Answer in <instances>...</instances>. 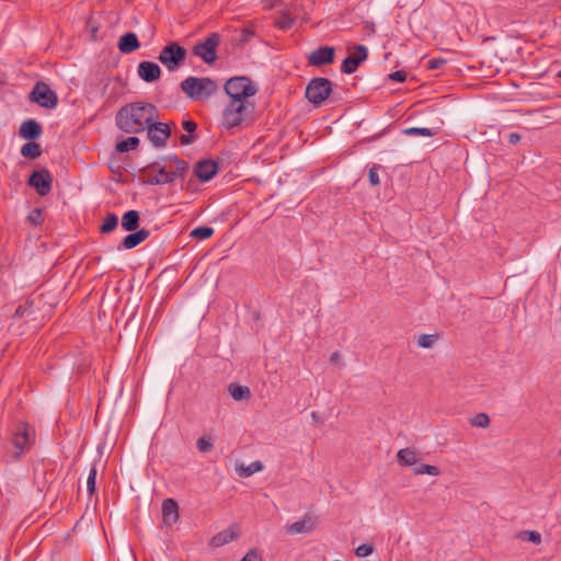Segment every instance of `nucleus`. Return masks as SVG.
I'll use <instances>...</instances> for the list:
<instances>
[{
    "mask_svg": "<svg viewBox=\"0 0 561 561\" xmlns=\"http://www.w3.org/2000/svg\"><path fill=\"white\" fill-rule=\"evenodd\" d=\"M158 110L151 103L135 102L126 104L116 114V126L127 134L146 130L148 124L157 121Z\"/></svg>",
    "mask_w": 561,
    "mask_h": 561,
    "instance_id": "1",
    "label": "nucleus"
},
{
    "mask_svg": "<svg viewBox=\"0 0 561 561\" xmlns=\"http://www.w3.org/2000/svg\"><path fill=\"white\" fill-rule=\"evenodd\" d=\"M216 80L208 77H187L181 82L182 92L192 101L206 102L218 92Z\"/></svg>",
    "mask_w": 561,
    "mask_h": 561,
    "instance_id": "2",
    "label": "nucleus"
},
{
    "mask_svg": "<svg viewBox=\"0 0 561 561\" xmlns=\"http://www.w3.org/2000/svg\"><path fill=\"white\" fill-rule=\"evenodd\" d=\"M254 111V104L227 103L221 113V126L226 129L241 127L249 122Z\"/></svg>",
    "mask_w": 561,
    "mask_h": 561,
    "instance_id": "3",
    "label": "nucleus"
},
{
    "mask_svg": "<svg viewBox=\"0 0 561 561\" xmlns=\"http://www.w3.org/2000/svg\"><path fill=\"white\" fill-rule=\"evenodd\" d=\"M35 433L26 423L19 424L12 434L10 450L14 459L20 458L34 444Z\"/></svg>",
    "mask_w": 561,
    "mask_h": 561,
    "instance_id": "4",
    "label": "nucleus"
},
{
    "mask_svg": "<svg viewBox=\"0 0 561 561\" xmlns=\"http://www.w3.org/2000/svg\"><path fill=\"white\" fill-rule=\"evenodd\" d=\"M186 50L178 43L173 42L162 48L158 60L170 71L176 70L184 61Z\"/></svg>",
    "mask_w": 561,
    "mask_h": 561,
    "instance_id": "5",
    "label": "nucleus"
},
{
    "mask_svg": "<svg viewBox=\"0 0 561 561\" xmlns=\"http://www.w3.org/2000/svg\"><path fill=\"white\" fill-rule=\"evenodd\" d=\"M332 91L331 82L325 78L312 79L306 89V98L316 106L321 105Z\"/></svg>",
    "mask_w": 561,
    "mask_h": 561,
    "instance_id": "6",
    "label": "nucleus"
},
{
    "mask_svg": "<svg viewBox=\"0 0 561 561\" xmlns=\"http://www.w3.org/2000/svg\"><path fill=\"white\" fill-rule=\"evenodd\" d=\"M226 94L239 93L243 96H254L257 92L256 84L248 77H232L225 82Z\"/></svg>",
    "mask_w": 561,
    "mask_h": 561,
    "instance_id": "7",
    "label": "nucleus"
},
{
    "mask_svg": "<svg viewBox=\"0 0 561 561\" xmlns=\"http://www.w3.org/2000/svg\"><path fill=\"white\" fill-rule=\"evenodd\" d=\"M219 43L220 36L217 33H211L204 42L197 43L193 51L206 64H213L217 58L216 49Z\"/></svg>",
    "mask_w": 561,
    "mask_h": 561,
    "instance_id": "8",
    "label": "nucleus"
},
{
    "mask_svg": "<svg viewBox=\"0 0 561 561\" xmlns=\"http://www.w3.org/2000/svg\"><path fill=\"white\" fill-rule=\"evenodd\" d=\"M30 98L33 102L46 108H54L57 105L56 93L44 82L35 84Z\"/></svg>",
    "mask_w": 561,
    "mask_h": 561,
    "instance_id": "9",
    "label": "nucleus"
},
{
    "mask_svg": "<svg viewBox=\"0 0 561 561\" xmlns=\"http://www.w3.org/2000/svg\"><path fill=\"white\" fill-rule=\"evenodd\" d=\"M148 131V138L154 147H164L168 138L171 135L170 127L168 124L159 123L157 121L148 124L146 128Z\"/></svg>",
    "mask_w": 561,
    "mask_h": 561,
    "instance_id": "10",
    "label": "nucleus"
},
{
    "mask_svg": "<svg viewBox=\"0 0 561 561\" xmlns=\"http://www.w3.org/2000/svg\"><path fill=\"white\" fill-rule=\"evenodd\" d=\"M367 57L368 50L364 45L355 46L354 51L343 60L341 67L342 72L347 75L355 72L358 66L365 61Z\"/></svg>",
    "mask_w": 561,
    "mask_h": 561,
    "instance_id": "11",
    "label": "nucleus"
},
{
    "mask_svg": "<svg viewBox=\"0 0 561 561\" xmlns=\"http://www.w3.org/2000/svg\"><path fill=\"white\" fill-rule=\"evenodd\" d=\"M51 182L53 179L47 170L34 171L28 180V184L33 186L41 196H45L50 192Z\"/></svg>",
    "mask_w": 561,
    "mask_h": 561,
    "instance_id": "12",
    "label": "nucleus"
},
{
    "mask_svg": "<svg viewBox=\"0 0 561 561\" xmlns=\"http://www.w3.org/2000/svg\"><path fill=\"white\" fill-rule=\"evenodd\" d=\"M334 51L333 47H319L310 53L308 56V62L314 67L332 64L334 60Z\"/></svg>",
    "mask_w": 561,
    "mask_h": 561,
    "instance_id": "13",
    "label": "nucleus"
},
{
    "mask_svg": "<svg viewBox=\"0 0 561 561\" xmlns=\"http://www.w3.org/2000/svg\"><path fill=\"white\" fill-rule=\"evenodd\" d=\"M318 525L316 515H306L302 519L297 520L288 526L287 531L291 535L311 534Z\"/></svg>",
    "mask_w": 561,
    "mask_h": 561,
    "instance_id": "14",
    "label": "nucleus"
},
{
    "mask_svg": "<svg viewBox=\"0 0 561 561\" xmlns=\"http://www.w3.org/2000/svg\"><path fill=\"white\" fill-rule=\"evenodd\" d=\"M239 529L236 525L230 526L229 528L219 531L209 541V546L213 548L222 547L239 537Z\"/></svg>",
    "mask_w": 561,
    "mask_h": 561,
    "instance_id": "15",
    "label": "nucleus"
},
{
    "mask_svg": "<svg viewBox=\"0 0 561 561\" xmlns=\"http://www.w3.org/2000/svg\"><path fill=\"white\" fill-rule=\"evenodd\" d=\"M138 76L146 82H153L160 78L161 69L153 61H141L137 69Z\"/></svg>",
    "mask_w": 561,
    "mask_h": 561,
    "instance_id": "16",
    "label": "nucleus"
},
{
    "mask_svg": "<svg viewBox=\"0 0 561 561\" xmlns=\"http://www.w3.org/2000/svg\"><path fill=\"white\" fill-rule=\"evenodd\" d=\"M162 518L163 523L172 526L179 519L178 503L173 499H167L162 503Z\"/></svg>",
    "mask_w": 561,
    "mask_h": 561,
    "instance_id": "17",
    "label": "nucleus"
},
{
    "mask_svg": "<svg viewBox=\"0 0 561 561\" xmlns=\"http://www.w3.org/2000/svg\"><path fill=\"white\" fill-rule=\"evenodd\" d=\"M19 134L25 140H33L41 136L42 127L36 121L27 119L21 124Z\"/></svg>",
    "mask_w": 561,
    "mask_h": 561,
    "instance_id": "18",
    "label": "nucleus"
},
{
    "mask_svg": "<svg viewBox=\"0 0 561 561\" xmlns=\"http://www.w3.org/2000/svg\"><path fill=\"white\" fill-rule=\"evenodd\" d=\"M117 47L121 53L130 54L140 47V43L135 33L128 32L119 37Z\"/></svg>",
    "mask_w": 561,
    "mask_h": 561,
    "instance_id": "19",
    "label": "nucleus"
},
{
    "mask_svg": "<svg viewBox=\"0 0 561 561\" xmlns=\"http://www.w3.org/2000/svg\"><path fill=\"white\" fill-rule=\"evenodd\" d=\"M217 172V163L213 160H204L197 163L195 174L201 181H209Z\"/></svg>",
    "mask_w": 561,
    "mask_h": 561,
    "instance_id": "20",
    "label": "nucleus"
},
{
    "mask_svg": "<svg viewBox=\"0 0 561 561\" xmlns=\"http://www.w3.org/2000/svg\"><path fill=\"white\" fill-rule=\"evenodd\" d=\"M150 236V232L147 230V229H140V230H135V232L126 236L124 239H123V242H122V247L125 248V249H133L135 247H137L138 244H140L141 242H144L145 240H147Z\"/></svg>",
    "mask_w": 561,
    "mask_h": 561,
    "instance_id": "21",
    "label": "nucleus"
},
{
    "mask_svg": "<svg viewBox=\"0 0 561 561\" xmlns=\"http://www.w3.org/2000/svg\"><path fill=\"white\" fill-rule=\"evenodd\" d=\"M264 468L260 460L253 461L250 465L237 463L236 471L240 477L248 478L252 474L262 471Z\"/></svg>",
    "mask_w": 561,
    "mask_h": 561,
    "instance_id": "22",
    "label": "nucleus"
},
{
    "mask_svg": "<svg viewBox=\"0 0 561 561\" xmlns=\"http://www.w3.org/2000/svg\"><path fill=\"white\" fill-rule=\"evenodd\" d=\"M176 179V172L167 171L165 168H159L157 174L152 176L149 184H167L172 183Z\"/></svg>",
    "mask_w": 561,
    "mask_h": 561,
    "instance_id": "23",
    "label": "nucleus"
},
{
    "mask_svg": "<svg viewBox=\"0 0 561 561\" xmlns=\"http://www.w3.org/2000/svg\"><path fill=\"white\" fill-rule=\"evenodd\" d=\"M139 225V214L137 210H128L122 218V228L126 231H135Z\"/></svg>",
    "mask_w": 561,
    "mask_h": 561,
    "instance_id": "24",
    "label": "nucleus"
},
{
    "mask_svg": "<svg viewBox=\"0 0 561 561\" xmlns=\"http://www.w3.org/2000/svg\"><path fill=\"white\" fill-rule=\"evenodd\" d=\"M397 459L402 466H413L417 462L416 450L412 448H402L398 451Z\"/></svg>",
    "mask_w": 561,
    "mask_h": 561,
    "instance_id": "25",
    "label": "nucleus"
},
{
    "mask_svg": "<svg viewBox=\"0 0 561 561\" xmlns=\"http://www.w3.org/2000/svg\"><path fill=\"white\" fill-rule=\"evenodd\" d=\"M230 396L237 400H247L251 397V391L247 386L231 383L228 388Z\"/></svg>",
    "mask_w": 561,
    "mask_h": 561,
    "instance_id": "26",
    "label": "nucleus"
},
{
    "mask_svg": "<svg viewBox=\"0 0 561 561\" xmlns=\"http://www.w3.org/2000/svg\"><path fill=\"white\" fill-rule=\"evenodd\" d=\"M139 142H140V140L138 137H135V136L128 137L127 139H124L122 141L117 142L115 149L117 152H121V153L127 152V151L136 149L138 147Z\"/></svg>",
    "mask_w": 561,
    "mask_h": 561,
    "instance_id": "27",
    "label": "nucleus"
},
{
    "mask_svg": "<svg viewBox=\"0 0 561 561\" xmlns=\"http://www.w3.org/2000/svg\"><path fill=\"white\" fill-rule=\"evenodd\" d=\"M42 153L41 146L36 142H27L21 148V154L25 158L35 159Z\"/></svg>",
    "mask_w": 561,
    "mask_h": 561,
    "instance_id": "28",
    "label": "nucleus"
},
{
    "mask_svg": "<svg viewBox=\"0 0 561 561\" xmlns=\"http://www.w3.org/2000/svg\"><path fill=\"white\" fill-rule=\"evenodd\" d=\"M470 424L473 427L486 428L490 425V417L486 413H478L470 419Z\"/></svg>",
    "mask_w": 561,
    "mask_h": 561,
    "instance_id": "29",
    "label": "nucleus"
},
{
    "mask_svg": "<svg viewBox=\"0 0 561 561\" xmlns=\"http://www.w3.org/2000/svg\"><path fill=\"white\" fill-rule=\"evenodd\" d=\"M405 135L409 136H423V137H432L435 135L431 128L426 127H410L403 130Z\"/></svg>",
    "mask_w": 561,
    "mask_h": 561,
    "instance_id": "30",
    "label": "nucleus"
},
{
    "mask_svg": "<svg viewBox=\"0 0 561 561\" xmlns=\"http://www.w3.org/2000/svg\"><path fill=\"white\" fill-rule=\"evenodd\" d=\"M413 471L416 476L430 474V476L437 477L440 474V471L436 466L425 465V463L421 465L419 467H415Z\"/></svg>",
    "mask_w": 561,
    "mask_h": 561,
    "instance_id": "31",
    "label": "nucleus"
},
{
    "mask_svg": "<svg viewBox=\"0 0 561 561\" xmlns=\"http://www.w3.org/2000/svg\"><path fill=\"white\" fill-rule=\"evenodd\" d=\"M214 234V229L210 227H197L191 231V237L199 240H205Z\"/></svg>",
    "mask_w": 561,
    "mask_h": 561,
    "instance_id": "32",
    "label": "nucleus"
},
{
    "mask_svg": "<svg viewBox=\"0 0 561 561\" xmlns=\"http://www.w3.org/2000/svg\"><path fill=\"white\" fill-rule=\"evenodd\" d=\"M518 538L524 541H530L536 545L541 542V535L535 530H525L518 534Z\"/></svg>",
    "mask_w": 561,
    "mask_h": 561,
    "instance_id": "33",
    "label": "nucleus"
},
{
    "mask_svg": "<svg viewBox=\"0 0 561 561\" xmlns=\"http://www.w3.org/2000/svg\"><path fill=\"white\" fill-rule=\"evenodd\" d=\"M118 219L114 214H110L101 226L103 233H108L117 227Z\"/></svg>",
    "mask_w": 561,
    "mask_h": 561,
    "instance_id": "34",
    "label": "nucleus"
},
{
    "mask_svg": "<svg viewBox=\"0 0 561 561\" xmlns=\"http://www.w3.org/2000/svg\"><path fill=\"white\" fill-rule=\"evenodd\" d=\"M437 341V335L433 334H422L417 339V345L422 348L432 347Z\"/></svg>",
    "mask_w": 561,
    "mask_h": 561,
    "instance_id": "35",
    "label": "nucleus"
},
{
    "mask_svg": "<svg viewBox=\"0 0 561 561\" xmlns=\"http://www.w3.org/2000/svg\"><path fill=\"white\" fill-rule=\"evenodd\" d=\"M196 447L201 453H208L213 449L210 437L202 436L196 442Z\"/></svg>",
    "mask_w": 561,
    "mask_h": 561,
    "instance_id": "36",
    "label": "nucleus"
},
{
    "mask_svg": "<svg viewBox=\"0 0 561 561\" xmlns=\"http://www.w3.org/2000/svg\"><path fill=\"white\" fill-rule=\"evenodd\" d=\"M96 467L92 466L89 471V476L87 479V489L90 494H93L95 491V479H96Z\"/></svg>",
    "mask_w": 561,
    "mask_h": 561,
    "instance_id": "37",
    "label": "nucleus"
},
{
    "mask_svg": "<svg viewBox=\"0 0 561 561\" xmlns=\"http://www.w3.org/2000/svg\"><path fill=\"white\" fill-rule=\"evenodd\" d=\"M229 98V101L227 103H233V104H253V102L250 100L252 96H243L239 93L233 94H227Z\"/></svg>",
    "mask_w": 561,
    "mask_h": 561,
    "instance_id": "38",
    "label": "nucleus"
},
{
    "mask_svg": "<svg viewBox=\"0 0 561 561\" xmlns=\"http://www.w3.org/2000/svg\"><path fill=\"white\" fill-rule=\"evenodd\" d=\"M373 551H374V549L370 545L363 543L356 548L355 554L358 558H366V557L370 556L373 553Z\"/></svg>",
    "mask_w": 561,
    "mask_h": 561,
    "instance_id": "39",
    "label": "nucleus"
},
{
    "mask_svg": "<svg viewBox=\"0 0 561 561\" xmlns=\"http://www.w3.org/2000/svg\"><path fill=\"white\" fill-rule=\"evenodd\" d=\"M171 161H173L176 167V176L183 175V173L187 171L188 164L184 160H180L179 158L173 157Z\"/></svg>",
    "mask_w": 561,
    "mask_h": 561,
    "instance_id": "40",
    "label": "nucleus"
},
{
    "mask_svg": "<svg viewBox=\"0 0 561 561\" xmlns=\"http://www.w3.org/2000/svg\"><path fill=\"white\" fill-rule=\"evenodd\" d=\"M262 557L256 549L249 550L240 561H261Z\"/></svg>",
    "mask_w": 561,
    "mask_h": 561,
    "instance_id": "41",
    "label": "nucleus"
},
{
    "mask_svg": "<svg viewBox=\"0 0 561 561\" xmlns=\"http://www.w3.org/2000/svg\"><path fill=\"white\" fill-rule=\"evenodd\" d=\"M368 179L371 185H378L380 183L378 168L376 165L369 169Z\"/></svg>",
    "mask_w": 561,
    "mask_h": 561,
    "instance_id": "42",
    "label": "nucleus"
},
{
    "mask_svg": "<svg viewBox=\"0 0 561 561\" xmlns=\"http://www.w3.org/2000/svg\"><path fill=\"white\" fill-rule=\"evenodd\" d=\"M28 220L33 222L34 225H39L43 221L42 211L41 209L36 208L34 209L30 216Z\"/></svg>",
    "mask_w": 561,
    "mask_h": 561,
    "instance_id": "43",
    "label": "nucleus"
},
{
    "mask_svg": "<svg viewBox=\"0 0 561 561\" xmlns=\"http://www.w3.org/2000/svg\"><path fill=\"white\" fill-rule=\"evenodd\" d=\"M389 79L397 82H403L407 79V73L403 70H398L390 73Z\"/></svg>",
    "mask_w": 561,
    "mask_h": 561,
    "instance_id": "44",
    "label": "nucleus"
},
{
    "mask_svg": "<svg viewBox=\"0 0 561 561\" xmlns=\"http://www.w3.org/2000/svg\"><path fill=\"white\" fill-rule=\"evenodd\" d=\"M446 62L445 59L443 58H432L428 60L427 62V68L428 69H438L440 68Z\"/></svg>",
    "mask_w": 561,
    "mask_h": 561,
    "instance_id": "45",
    "label": "nucleus"
},
{
    "mask_svg": "<svg viewBox=\"0 0 561 561\" xmlns=\"http://www.w3.org/2000/svg\"><path fill=\"white\" fill-rule=\"evenodd\" d=\"M182 126L188 134L194 133L197 127L196 123L193 121H184Z\"/></svg>",
    "mask_w": 561,
    "mask_h": 561,
    "instance_id": "46",
    "label": "nucleus"
},
{
    "mask_svg": "<svg viewBox=\"0 0 561 561\" xmlns=\"http://www.w3.org/2000/svg\"><path fill=\"white\" fill-rule=\"evenodd\" d=\"M520 139H522V137H520V135H519V134H517V133H512V134H510V135H508V142H510L511 145H516V144H518V142L520 141Z\"/></svg>",
    "mask_w": 561,
    "mask_h": 561,
    "instance_id": "47",
    "label": "nucleus"
},
{
    "mask_svg": "<svg viewBox=\"0 0 561 561\" xmlns=\"http://www.w3.org/2000/svg\"><path fill=\"white\" fill-rule=\"evenodd\" d=\"M194 140V136L190 135H181L180 142L182 145H191Z\"/></svg>",
    "mask_w": 561,
    "mask_h": 561,
    "instance_id": "48",
    "label": "nucleus"
},
{
    "mask_svg": "<svg viewBox=\"0 0 561 561\" xmlns=\"http://www.w3.org/2000/svg\"><path fill=\"white\" fill-rule=\"evenodd\" d=\"M339 359H340V354H339V352H334V353H332V354H331V356H330V362H332V363H336V362H339Z\"/></svg>",
    "mask_w": 561,
    "mask_h": 561,
    "instance_id": "49",
    "label": "nucleus"
},
{
    "mask_svg": "<svg viewBox=\"0 0 561 561\" xmlns=\"http://www.w3.org/2000/svg\"><path fill=\"white\" fill-rule=\"evenodd\" d=\"M558 76L561 78V70L559 71Z\"/></svg>",
    "mask_w": 561,
    "mask_h": 561,
    "instance_id": "50",
    "label": "nucleus"
},
{
    "mask_svg": "<svg viewBox=\"0 0 561 561\" xmlns=\"http://www.w3.org/2000/svg\"><path fill=\"white\" fill-rule=\"evenodd\" d=\"M559 454L561 455V450L559 451Z\"/></svg>",
    "mask_w": 561,
    "mask_h": 561,
    "instance_id": "51",
    "label": "nucleus"
}]
</instances>
